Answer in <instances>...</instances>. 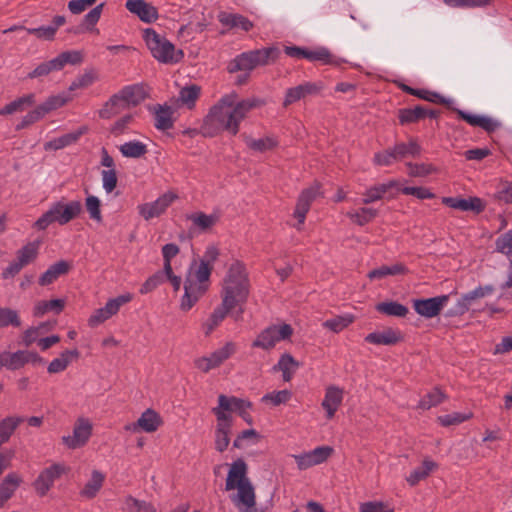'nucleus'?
<instances>
[{
	"label": "nucleus",
	"mask_w": 512,
	"mask_h": 512,
	"mask_svg": "<svg viewBox=\"0 0 512 512\" xmlns=\"http://www.w3.org/2000/svg\"><path fill=\"white\" fill-rule=\"evenodd\" d=\"M259 105L261 101L256 98L238 100L235 93L224 95L204 118L200 132L206 137L215 136L221 131L236 135L241 121Z\"/></svg>",
	"instance_id": "obj_1"
},
{
	"label": "nucleus",
	"mask_w": 512,
	"mask_h": 512,
	"mask_svg": "<svg viewBox=\"0 0 512 512\" xmlns=\"http://www.w3.org/2000/svg\"><path fill=\"white\" fill-rule=\"evenodd\" d=\"M246 462L239 458L229 465L225 490L233 491L230 500L239 512H256L255 488L248 477Z\"/></svg>",
	"instance_id": "obj_2"
},
{
	"label": "nucleus",
	"mask_w": 512,
	"mask_h": 512,
	"mask_svg": "<svg viewBox=\"0 0 512 512\" xmlns=\"http://www.w3.org/2000/svg\"><path fill=\"white\" fill-rule=\"evenodd\" d=\"M211 286V275L189 264L183 280V294L179 300L182 312L190 311L204 297Z\"/></svg>",
	"instance_id": "obj_3"
},
{
	"label": "nucleus",
	"mask_w": 512,
	"mask_h": 512,
	"mask_svg": "<svg viewBox=\"0 0 512 512\" xmlns=\"http://www.w3.org/2000/svg\"><path fill=\"white\" fill-rule=\"evenodd\" d=\"M81 211L82 204L79 200H59L53 202L49 206V209L34 223V227L38 230H45L54 223L61 226L66 225L73 219L77 218Z\"/></svg>",
	"instance_id": "obj_4"
},
{
	"label": "nucleus",
	"mask_w": 512,
	"mask_h": 512,
	"mask_svg": "<svg viewBox=\"0 0 512 512\" xmlns=\"http://www.w3.org/2000/svg\"><path fill=\"white\" fill-rule=\"evenodd\" d=\"M142 37L151 55L158 62L173 64L182 60L184 56L182 50H176L173 43L157 33L154 29H144Z\"/></svg>",
	"instance_id": "obj_5"
},
{
	"label": "nucleus",
	"mask_w": 512,
	"mask_h": 512,
	"mask_svg": "<svg viewBox=\"0 0 512 512\" xmlns=\"http://www.w3.org/2000/svg\"><path fill=\"white\" fill-rule=\"evenodd\" d=\"M278 53L279 51L275 47H268L242 53L229 64L228 70L232 73L237 71L249 72L257 66L265 65L270 60L276 59Z\"/></svg>",
	"instance_id": "obj_6"
},
{
	"label": "nucleus",
	"mask_w": 512,
	"mask_h": 512,
	"mask_svg": "<svg viewBox=\"0 0 512 512\" xmlns=\"http://www.w3.org/2000/svg\"><path fill=\"white\" fill-rule=\"evenodd\" d=\"M238 350L237 343L226 341L218 348L207 355L198 357L194 360V366L203 373L220 367L225 361L230 359Z\"/></svg>",
	"instance_id": "obj_7"
},
{
	"label": "nucleus",
	"mask_w": 512,
	"mask_h": 512,
	"mask_svg": "<svg viewBox=\"0 0 512 512\" xmlns=\"http://www.w3.org/2000/svg\"><path fill=\"white\" fill-rule=\"evenodd\" d=\"M93 432V422L88 417L80 416L76 419L72 434L61 438L62 444L68 449H78L85 446Z\"/></svg>",
	"instance_id": "obj_8"
},
{
	"label": "nucleus",
	"mask_w": 512,
	"mask_h": 512,
	"mask_svg": "<svg viewBox=\"0 0 512 512\" xmlns=\"http://www.w3.org/2000/svg\"><path fill=\"white\" fill-rule=\"evenodd\" d=\"M292 328L288 324L272 325L261 331L252 342V347L270 350L281 340L288 339Z\"/></svg>",
	"instance_id": "obj_9"
},
{
	"label": "nucleus",
	"mask_w": 512,
	"mask_h": 512,
	"mask_svg": "<svg viewBox=\"0 0 512 512\" xmlns=\"http://www.w3.org/2000/svg\"><path fill=\"white\" fill-rule=\"evenodd\" d=\"M133 299L131 293H124L115 298L109 299L104 307L96 309L88 319V325L90 327H97L104 323L114 315H116L120 308L129 303Z\"/></svg>",
	"instance_id": "obj_10"
},
{
	"label": "nucleus",
	"mask_w": 512,
	"mask_h": 512,
	"mask_svg": "<svg viewBox=\"0 0 512 512\" xmlns=\"http://www.w3.org/2000/svg\"><path fill=\"white\" fill-rule=\"evenodd\" d=\"M221 286L250 291V279L246 265L240 260H233L226 270Z\"/></svg>",
	"instance_id": "obj_11"
},
{
	"label": "nucleus",
	"mask_w": 512,
	"mask_h": 512,
	"mask_svg": "<svg viewBox=\"0 0 512 512\" xmlns=\"http://www.w3.org/2000/svg\"><path fill=\"white\" fill-rule=\"evenodd\" d=\"M178 199V195L173 191H167L152 202H146L138 205L139 215L146 221L161 216Z\"/></svg>",
	"instance_id": "obj_12"
},
{
	"label": "nucleus",
	"mask_w": 512,
	"mask_h": 512,
	"mask_svg": "<svg viewBox=\"0 0 512 512\" xmlns=\"http://www.w3.org/2000/svg\"><path fill=\"white\" fill-rule=\"evenodd\" d=\"M42 358L35 352L28 350H20L14 353L3 352L0 354V366H4L10 370H16L23 367L27 363H40ZM3 386L0 384V392Z\"/></svg>",
	"instance_id": "obj_13"
},
{
	"label": "nucleus",
	"mask_w": 512,
	"mask_h": 512,
	"mask_svg": "<svg viewBox=\"0 0 512 512\" xmlns=\"http://www.w3.org/2000/svg\"><path fill=\"white\" fill-rule=\"evenodd\" d=\"M251 403L237 397H228L226 395H219L218 405L212 409L216 420L224 419L225 421L233 422L232 412L242 411L249 408Z\"/></svg>",
	"instance_id": "obj_14"
},
{
	"label": "nucleus",
	"mask_w": 512,
	"mask_h": 512,
	"mask_svg": "<svg viewBox=\"0 0 512 512\" xmlns=\"http://www.w3.org/2000/svg\"><path fill=\"white\" fill-rule=\"evenodd\" d=\"M65 471V466L59 463H54L43 469L33 483L36 493L41 497L45 496L53 487L54 482L60 478Z\"/></svg>",
	"instance_id": "obj_15"
},
{
	"label": "nucleus",
	"mask_w": 512,
	"mask_h": 512,
	"mask_svg": "<svg viewBox=\"0 0 512 512\" xmlns=\"http://www.w3.org/2000/svg\"><path fill=\"white\" fill-rule=\"evenodd\" d=\"M331 446H319L311 451L293 455L300 470H306L312 466L324 463L333 453Z\"/></svg>",
	"instance_id": "obj_16"
},
{
	"label": "nucleus",
	"mask_w": 512,
	"mask_h": 512,
	"mask_svg": "<svg viewBox=\"0 0 512 512\" xmlns=\"http://www.w3.org/2000/svg\"><path fill=\"white\" fill-rule=\"evenodd\" d=\"M449 300L447 295L436 296L427 299L413 300V308L417 314L425 318L437 316Z\"/></svg>",
	"instance_id": "obj_17"
},
{
	"label": "nucleus",
	"mask_w": 512,
	"mask_h": 512,
	"mask_svg": "<svg viewBox=\"0 0 512 512\" xmlns=\"http://www.w3.org/2000/svg\"><path fill=\"white\" fill-rule=\"evenodd\" d=\"M320 195V186L314 185L311 186L301 192L299 195L295 210L294 217L297 219L298 223L295 226L297 230H301L302 226L305 222L306 215L310 209V205L317 196Z\"/></svg>",
	"instance_id": "obj_18"
},
{
	"label": "nucleus",
	"mask_w": 512,
	"mask_h": 512,
	"mask_svg": "<svg viewBox=\"0 0 512 512\" xmlns=\"http://www.w3.org/2000/svg\"><path fill=\"white\" fill-rule=\"evenodd\" d=\"M163 421L158 412L153 409H146L134 423L126 426V430L131 432L143 431L146 433H153L158 430Z\"/></svg>",
	"instance_id": "obj_19"
},
{
	"label": "nucleus",
	"mask_w": 512,
	"mask_h": 512,
	"mask_svg": "<svg viewBox=\"0 0 512 512\" xmlns=\"http://www.w3.org/2000/svg\"><path fill=\"white\" fill-rule=\"evenodd\" d=\"M323 88L321 82H304L295 87L287 89L283 101L285 107L304 99L309 95H315L319 93Z\"/></svg>",
	"instance_id": "obj_20"
},
{
	"label": "nucleus",
	"mask_w": 512,
	"mask_h": 512,
	"mask_svg": "<svg viewBox=\"0 0 512 512\" xmlns=\"http://www.w3.org/2000/svg\"><path fill=\"white\" fill-rule=\"evenodd\" d=\"M191 223L190 229L197 233H207L218 223L220 215L218 212L206 214L202 211H195L186 216Z\"/></svg>",
	"instance_id": "obj_21"
},
{
	"label": "nucleus",
	"mask_w": 512,
	"mask_h": 512,
	"mask_svg": "<svg viewBox=\"0 0 512 512\" xmlns=\"http://www.w3.org/2000/svg\"><path fill=\"white\" fill-rule=\"evenodd\" d=\"M125 7L144 23H153L159 18L157 8L145 0H127Z\"/></svg>",
	"instance_id": "obj_22"
},
{
	"label": "nucleus",
	"mask_w": 512,
	"mask_h": 512,
	"mask_svg": "<svg viewBox=\"0 0 512 512\" xmlns=\"http://www.w3.org/2000/svg\"><path fill=\"white\" fill-rule=\"evenodd\" d=\"M343 398L344 390L342 388L335 385L326 387L321 406L326 412L327 419H332L335 416L342 404Z\"/></svg>",
	"instance_id": "obj_23"
},
{
	"label": "nucleus",
	"mask_w": 512,
	"mask_h": 512,
	"mask_svg": "<svg viewBox=\"0 0 512 512\" xmlns=\"http://www.w3.org/2000/svg\"><path fill=\"white\" fill-rule=\"evenodd\" d=\"M402 340V334L400 330L386 327L382 330L374 331L369 333L365 337V341L374 345H394Z\"/></svg>",
	"instance_id": "obj_24"
},
{
	"label": "nucleus",
	"mask_w": 512,
	"mask_h": 512,
	"mask_svg": "<svg viewBox=\"0 0 512 512\" xmlns=\"http://www.w3.org/2000/svg\"><path fill=\"white\" fill-rule=\"evenodd\" d=\"M249 293L250 291L248 290L221 286V304L230 310L242 307L246 303Z\"/></svg>",
	"instance_id": "obj_25"
},
{
	"label": "nucleus",
	"mask_w": 512,
	"mask_h": 512,
	"mask_svg": "<svg viewBox=\"0 0 512 512\" xmlns=\"http://www.w3.org/2000/svg\"><path fill=\"white\" fill-rule=\"evenodd\" d=\"M442 203L450 208L460 211H474L480 212L484 209L482 200L478 197L459 198V197H444Z\"/></svg>",
	"instance_id": "obj_26"
},
{
	"label": "nucleus",
	"mask_w": 512,
	"mask_h": 512,
	"mask_svg": "<svg viewBox=\"0 0 512 512\" xmlns=\"http://www.w3.org/2000/svg\"><path fill=\"white\" fill-rule=\"evenodd\" d=\"M493 291L494 288L491 285H486L479 286L474 290L464 294L456 304V313L464 314L469 310L475 300L491 295Z\"/></svg>",
	"instance_id": "obj_27"
},
{
	"label": "nucleus",
	"mask_w": 512,
	"mask_h": 512,
	"mask_svg": "<svg viewBox=\"0 0 512 512\" xmlns=\"http://www.w3.org/2000/svg\"><path fill=\"white\" fill-rule=\"evenodd\" d=\"M457 113L471 126L480 127L487 132H493L499 127V123L488 116L474 114L459 109L457 110Z\"/></svg>",
	"instance_id": "obj_28"
},
{
	"label": "nucleus",
	"mask_w": 512,
	"mask_h": 512,
	"mask_svg": "<svg viewBox=\"0 0 512 512\" xmlns=\"http://www.w3.org/2000/svg\"><path fill=\"white\" fill-rule=\"evenodd\" d=\"M21 483L22 477L16 472H11L5 476L0 483V507L4 506L14 495Z\"/></svg>",
	"instance_id": "obj_29"
},
{
	"label": "nucleus",
	"mask_w": 512,
	"mask_h": 512,
	"mask_svg": "<svg viewBox=\"0 0 512 512\" xmlns=\"http://www.w3.org/2000/svg\"><path fill=\"white\" fill-rule=\"evenodd\" d=\"M215 434H214V444L215 449L218 452H224L230 443V433L232 429L231 421H225L221 418V420H216Z\"/></svg>",
	"instance_id": "obj_30"
},
{
	"label": "nucleus",
	"mask_w": 512,
	"mask_h": 512,
	"mask_svg": "<svg viewBox=\"0 0 512 512\" xmlns=\"http://www.w3.org/2000/svg\"><path fill=\"white\" fill-rule=\"evenodd\" d=\"M220 255L219 249L215 245H209L206 247L202 257L191 261V265L211 275L214 264Z\"/></svg>",
	"instance_id": "obj_31"
},
{
	"label": "nucleus",
	"mask_w": 512,
	"mask_h": 512,
	"mask_svg": "<svg viewBox=\"0 0 512 512\" xmlns=\"http://www.w3.org/2000/svg\"><path fill=\"white\" fill-rule=\"evenodd\" d=\"M155 120V127L158 130H168L172 128L174 119V110L168 105L157 104L152 108Z\"/></svg>",
	"instance_id": "obj_32"
},
{
	"label": "nucleus",
	"mask_w": 512,
	"mask_h": 512,
	"mask_svg": "<svg viewBox=\"0 0 512 512\" xmlns=\"http://www.w3.org/2000/svg\"><path fill=\"white\" fill-rule=\"evenodd\" d=\"M105 481V475L99 470H93L90 478L80 491V495L86 499L94 498L101 490Z\"/></svg>",
	"instance_id": "obj_33"
},
{
	"label": "nucleus",
	"mask_w": 512,
	"mask_h": 512,
	"mask_svg": "<svg viewBox=\"0 0 512 512\" xmlns=\"http://www.w3.org/2000/svg\"><path fill=\"white\" fill-rule=\"evenodd\" d=\"M231 311L232 310L225 307L223 304L215 307L212 313L202 324L205 335H210L222 323V321Z\"/></svg>",
	"instance_id": "obj_34"
},
{
	"label": "nucleus",
	"mask_w": 512,
	"mask_h": 512,
	"mask_svg": "<svg viewBox=\"0 0 512 512\" xmlns=\"http://www.w3.org/2000/svg\"><path fill=\"white\" fill-rule=\"evenodd\" d=\"M218 20L224 26L239 28L243 31H249L253 27L252 22L240 14L220 12L218 14Z\"/></svg>",
	"instance_id": "obj_35"
},
{
	"label": "nucleus",
	"mask_w": 512,
	"mask_h": 512,
	"mask_svg": "<svg viewBox=\"0 0 512 512\" xmlns=\"http://www.w3.org/2000/svg\"><path fill=\"white\" fill-rule=\"evenodd\" d=\"M396 187H399V182L396 180H390L386 183L374 185L365 191L362 202L364 204H369L378 201L382 199L384 195L389 192L390 189Z\"/></svg>",
	"instance_id": "obj_36"
},
{
	"label": "nucleus",
	"mask_w": 512,
	"mask_h": 512,
	"mask_svg": "<svg viewBox=\"0 0 512 512\" xmlns=\"http://www.w3.org/2000/svg\"><path fill=\"white\" fill-rule=\"evenodd\" d=\"M437 467L438 465L435 461L426 458L423 460L421 466L411 471V473L406 477V481L410 486H415L420 481L426 479Z\"/></svg>",
	"instance_id": "obj_37"
},
{
	"label": "nucleus",
	"mask_w": 512,
	"mask_h": 512,
	"mask_svg": "<svg viewBox=\"0 0 512 512\" xmlns=\"http://www.w3.org/2000/svg\"><path fill=\"white\" fill-rule=\"evenodd\" d=\"M298 367L299 363L294 359V357L285 353L281 355L278 363L273 367V370L282 372L283 380L285 382H289L293 378Z\"/></svg>",
	"instance_id": "obj_38"
},
{
	"label": "nucleus",
	"mask_w": 512,
	"mask_h": 512,
	"mask_svg": "<svg viewBox=\"0 0 512 512\" xmlns=\"http://www.w3.org/2000/svg\"><path fill=\"white\" fill-rule=\"evenodd\" d=\"M79 352L76 349L65 350L57 358L53 359L48 367L47 371L50 374H56L63 372L67 369L73 359L78 358Z\"/></svg>",
	"instance_id": "obj_39"
},
{
	"label": "nucleus",
	"mask_w": 512,
	"mask_h": 512,
	"mask_svg": "<svg viewBox=\"0 0 512 512\" xmlns=\"http://www.w3.org/2000/svg\"><path fill=\"white\" fill-rule=\"evenodd\" d=\"M122 99L125 100L128 107L135 106L142 102L147 95L146 89L143 85L134 84L124 87L119 91Z\"/></svg>",
	"instance_id": "obj_40"
},
{
	"label": "nucleus",
	"mask_w": 512,
	"mask_h": 512,
	"mask_svg": "<svg viewBox=\"0 0 512 512\" xmlns=\"http://www.w3.org/2000/svg\"><path fill=\"white\" fill-rule=\"evenodd\" d=\"M128 108L124 99H122L120 93L113 95L100 109L99 116L104 119H109L123 110Z\"/></svg>",
	"instance_id": "obj_41"
},
{
	"label": "nucleus",
	"mask_w": 512,
	"mask_h": 512,
	"mask_svg": "<svg viewBox=\"0 0 512 512\" xmlns=\"http://www.w3.org/2000/svg\"><path fill=\"white\" fill-rule=\"evenodd\" d=\"M69 270L68 262L60 260L51 265L40 277L39 284L47 286L53 283L59 276L66 274Z\"/></svg>",
	"instance_id": "obj_42"
},
{
	"label": "nucleus",
	"mask_w": 512,
	"mask_h": 512,
	"mask_svg": "<svg viewBox=\"0 0 512 512\" xmlns=\"http://www.w3.org/2000/svg\"><path fill=\"white\" fill-rule=\"evenodd\" d=\"M245 144L254 152L264 153L274 149L278 145V140L273 136H265L257 139L246 136Z\"/></svg>",
	"instance_id": "obj_43"
},
{
	"label": "nucleus",
	"mask_w": 512,
	"mask_h": 512,
	"mask_svg": "<svg viewBox=\"0 0 512 512\" xmlns=\"http://www.w3.org/2000/svg\"><path fill=\"white\" fill-rule=\"evenodd\" d=\"M201 88L195 84L183 87L176 100L178 106L192 109L200 95Z\"/></svg>",
	"instance_id": "obj_44"
},
{
	"label": "nucleus",
	"mask_w": 512,
	"mask_h": 512,
	"mask_svg": "<svg viewBox=\"0 0 512 512\" xmlns=\"http://www.w3.org/2000/svg\"><path fill=\"white\" fill-rule=\"evenodd\" d=\"M23 421L24 417L20 416H8L0 421V446L9 441Z\"/></svg>",
	"instance_id": "obj_45"
},
{
	"label": "nucleus",
	"mask_w": 512,
	"mask_h": 512,
	"mask_svg": "<svg viewBox=\"0 0 512 512\" xmlns=\"http://www.w3.org/2000/svg\"><path fill=\"white\" fill-rule=\"evenodd\" d=\"M72 99L69 92H61L56 95L49 96L43 103L38 105L43 112L44 116L54 110L64 106Z\"/></svg>",
	"instance_id": "obj_46"
},
{
	"label": "nucleus",
	"mask_w": 512,
	"mask_h": 512,
	"mask_svg": "<svg viewBox=\"0 0 512 512\" xmlns=\"http://www.w3.org/2000/svg\"><path fill=\"white\" fill-rule=\"evenodd\" d=\"M393 149L399 161L408 157H418L421 153V147L415 139H410L407 143H397Z\"/></svg>",
	"instance_id": "obj_47"
},
{
	"label": "nucleus",
	"mask_w": 512,
	"mask_h": 512,
	"mask_svg": "<svg viewBox=\"0 0 512 512\" xmlns=\"http://www.w3.org/2000/svg\"><path fill=\"white\" fill-rule=\"evenodd\" d=\"M35 102V95L30 93L19 97L10 103L6 104L0 109V115H11L16 112H21L26 106H31Z\"/></svg>",
	"instance_id": "obj_48"
},
{
	"label": "nucleus",
	"mask_w": 512,
	"mask_h": 512,
	"mask_svg": "<svg viewBox=\"0 0 512 512\" xmlns=\"http://www.w3.org/2000/svg\"><path fill=\"white\" fill-rule=\"evenodd\" d=\"M122 510L125 512H156V508L152 503L139 500L132 496H126L124 498Z\"/></svg>",
	"instance_id": "obj_49"
},
{
	"label": "nucleus",
	"mask_w": 512,
	"mask_h": 512,
	"mask_svg": "<svg viewBox=\"0 0 512 512\" xmlns=\"http://www.w3.org/2000/svg\"><path fill=\"white\" fill-rule=\"evenodd\" d=\"M354 319L355 318L352 314L338 315L324 321L322 326L334 333H339L352 324Z\"/></svg>",
	"instance_id": "obj_50"
},
{
	"label": "nucleus",
	"mask_w": 512,
	"mask_h": 512,
	"mask_svg": "<svg viewBox=\"0 0 512 512\" xmlns=\"http://www.w3.org/2000/svg\"><path fill=\"white\" fill-rule=\"evenodd\" d=\"M82 133H83V131L79 130L76 132L62 135L58 138H55L53 140L46 142L44 145V148H45V150H59V149L65 148V147L75 143L79 139V137L82 135Z\"/></svg>",
	"instance_id": "obj_51"
},
{
	"label": "nucleus",
	"mask_w": 512,
	"mask_h": 512,
	"mask_svg": "<svg viewBox=\"0 0 512 512\" xmlns=\"http://www.w3.org/2000/svg\"><path fill=\"white\" fill-rule=\"evenodd\" d=\"M375 308L378 312L388 316L405 317L408 314V308L395 301L378 303Z\"/></svg>",
	"instance_id": "obj_52"
},
{
	"label": "nucleus",
	"mask_w": 512,
	"mask_h": 512,
	"mask_svg": "<svg viewBox=\"0 0 512 512\" xmlns=\"http://www.w3.org/2000/svg\"><path fill=\"white\" fill-rule=\"evenodd\" d=\"M124 157L140 158L147 152V146L137 140L128 141L122 144L119 148Z\"/></svg>",
	"instance_id": "obj_53"
},
{
	"label": "nucleus",
	"mask_w": 512,
	"mask_h": 512,
	"mask_svg": "<svg viewBox=\"0 0 512 512\" xmlns=\"http://www.w3.org/2000/svg\"><path fill=\"white\" fill-rule=\"evenodd\" d=\"M378 214V211L374 208L363 207L359 210L350 211L347 216L351 221L357 225L363 226L372 221Z\"/></svg>",
	"instance_id": "obj_54"
},
{
	"label": "nucleus",
	"mask_w": 512,
	"mask_h": 512,
	"mask_svg": "<svg viewBox=\"0 0 512 512\" xmlns=\"http://www.w3.org/2000/svg\"><path fill=\"white\" fill-rule=\"evenodd\" d=\"M292 398V392L284 389L279 391H272L262 396L261 402L270 404L271 406H279L287 403Z\"/></svg>",
	"instance_id": "obj_55"
},
{
	"label": "nucleus",
	"mask_w": 512,
	"mask_h": 512,
	"mask_svg": "<svg viewBox=\"0 0 512 512\" xmlns=\"http://www.w3.org/2000/svg\"><path fill=\"white\" fill-rule=\"evenodd\" d=\"M38 250L39 243L30 242L17 251L16 260H18L24 267L31 263L37 257Z\"/></svg>",
	"instance_id": "obj_56"
},
{
	"label": "nucleus",
	"mask_w": 512,
	"mask_h": 512,
	"mask_svg": "<svg viewBox=\"0 0 512 512\" xmlns=\"http://www.w3.org/2000/svg\"><path fill=\"white\" fill-rule=\"evenodd\" d=\"M55 61L59 68L62 70L67 64L77 65L83 61V54L79 50L65 51L55 57Z\"/></svg>",
	"instance_id": "obj_57"
},
{
	"label": "nucleus",
	"mask_w": 512,
	"mask_h": 512,
	"mask_svg": "<svg viewBox=\"0 0 512 512\" xmlns=\"http://www.w3.org/2000/svg\"><path fill=\"white\" fill-rule=\"evenodd\" d=\"M445 398L444 393L439 388H434L419 401L418 408L428 410L439 405Z\"/></svg>",
	"instance_id": "obj_58"
},
{
	"label": "nucleus",
	"mask_w": 512,
	"mask_h": 512,
	"mask_svg": "<svg viewBox=\"0 0 512 512\" xmlns=\"http://www.w3.org/2000/svg\"><path fill=\"white\" fill-rule=\"evenodd\" d=\"M98 79V75L94 70H86L79 75L69 86V92L77 89H85L91 86Z\"/></svg>",
	"instance_id": "obj_59"
},
{
	"label": "nucleus",
	"mask_w": 512,
	"mask_h": 512,
	"mask_svg": "<svg viewBox=\"0 0 512 512\" xmlns=\"http://www.w3.org/2000/svg\"><path fill=\"white\" fill-rule=\"evenodd\" d=\"M64 307L63 300L53 299L50 301H40L34 306V315L39 317L47 313L48 311H55L60 313Z\"/></svg>",
	"instance_id": "obj_60"
},
{
	"label": "nucleus",
	"mask_w": 512,
	"mask_h": 512,
	"mask_svg": "<svg viewBox=\"0 0 512 512\" xmlns=\"http://www.w3.org/2000/svg\"><path fill=\"white\" fill-rule=\"evenodd\" d=\"M406 271V268L401 264H395L392 266H381L371 270L368 273L370 279H382L388 275L402 274Z\"/></svg>",
	"instance_id": "obj_61"
},
{
	"label": "nucleus",
	"mask_w": 512,
	"mask_h": 512,
	"mask_svg": "<svg viewBox=\"0 0 512 512\" xmlns=\"http://www.w3.org/2000/svg\"><path fill=\"white\" fill-rule=\"evenodd\" d=\"M427 117V110L421 106L403 109L399 112V120L402 124L416 122Z\"/></svg>",
	"instance_id": "obj_62"
},
{
	"label": "nucleus",
	"mask_w": 512,
	"mask_h": 512,
	"mask_svg": "<svg viewBox=\"0 0 512 512\" xmlns=\"http://www.w3.org/2000/svg\"><path fill=\"white\" fill-rule=\"evenodd\" d=\"M85 207L89 217L96 223H101L103 220L101 214V201L97 196L89 195L85 199Z\"/></svg>",
	"instance_id": "obj_63"
},
{
	"label": "nucleus",
	"mask_w": 512,
	"mask_h": 512,
	"mask_svg": "<svg viewBox=\"0 0 512 512\" xmlns=\"http://www.w3.org/2000/svg\"><path fill=\"white\" fill-rule=\"evenodd\" d=\"M496 250L509 259L512 258V230H508L496 239Z\"/></svg>",
	"instance_id": "obj_64"
}]
</instances>
